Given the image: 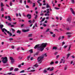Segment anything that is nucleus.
Returning a JSON list of instances; mask_svg holds the SVG:
<instances>
[{"instance_id":"f257e3e1","label":"nucleus","mask_w":75,"mask_h":75,"mask_svg":"<svg viewBox=\"0 0 75 75\" xmlns=\"http://www.w3.org/2000/svg\"><path fill=\"white\" fill-rule=\"evenodd\" d=\"M47 45V43H42L40 46V45L38 44L35 46L34 48L35 49H36L37 48V50H39V51H42L44 50V48L46 47Z\"/></svg>"},{"instance_id":"f03ea898","label":"nucleus","mask_w":75,"mask_h":75,"mask_svg":"<svg viewBox=\"0 0 75 75\" xmlns=\"http://www.w3.org/2000/svg\"><path fill=\"white\" fill-rule=\"evenodd\" d=\"M44 56H45L46 57H47V53H45L42 55L40 56L38 58L37 60L38 64H41L42 61L43 60V58H44Z\"/></svg>"},{"instance_id":"7ed1b4c3","label":"nucleus","mask_w":75,"mask_h":75,"mask_svg":"<svg viewBox=\"0 0 75 75\" xmlns=\"http://www.w3.org/2000/svg\"><path fill=\"white\" fill-rule=\"evenodd\" d=\"M2 62L3 64H6L8 62V59L7 57H5L4 58H3Z\"/></svg>"},{"instance_id":"20e7f679","label":"nucleus","mask_w":75,"mask_h":75,"mask_svg":"<svg viewBox=\"0 0 75 75\" xmlns=\"http://www.w3.org/2000/svg\"><path fill=\"white\" fill-rule=\"evenodd\" d=\"M4 25H0V28L2 31V32H4V31H5L6 32H7V30H6V29H5V28H3Z\"/></svg>"},{"instance_id":"39448f33","label":"nucleus","mask_w":75,"mask_h":75,"mask_svg":"<svg viewBox=\"0 0 75 75\" xmlns=\"http://www.w3.org/2000/svg\"><path fill=\"white\" fill-rule=\"evenodd\" d=\"M7 17L8 18V20L10 21H11V18H10V16H6L5 17V18L6 19H7Z\"/></svg>"},{"instance_id":"423d86ee","label":"nucleus","mask_w":75,"mask_h":75,"mask_svg":"<svg viewBox=\"0 0 75 75\" xmlns=\"http://www.w3.org/2000/svg\"><path fill=\"white\" fill-rule=\"evenodd\" d=\"M67 21H68L69 22H71V20H72V17H69L67 19Z\"/></svg>"},{"instance_id":"0eeeda50","label":"nucleus","mask_w":75,"mask_h":75,"mask_svg":"<svg viewBox=\"0 0 75 75\" xmlns=\"http://www.w3.org/2000/svg\"><path fill=\"white\" fill-rule=\"evenodd\" d=\"M29 29H27L26 30L23 29L22 30V32L23 33H26V32H28L29 31Z\"/></svg>"},{"instance_id":"6e6552de","label":"nucleus","mask_w":75,"mask_h":75,"mask_svg":"<svg viewBox=\"0 0 75 75\" xmlns=\"http://www.w3.org/2000/svg\"><path fill=\"white\" fill-rule=\"evenodd\" d=\"M27 17H29L28 18L29 19H30V18H31V15L30 14H28L27 16Z\"/></svg>"},{"instance_id":"1a4fd4ad","label":"nucleus","mask_w":75,"mask_h":75,"mask_svg":"<svg viewBox=\"0 0 75 75\" xmlns=\"http://www.w3.org/2000/svg\"><path fill=\"white\" fill-rule=\"evenodd\" d=\"M70 10L73 14L74 15H75V12L74 11V10L72 9V8H71Z\"/></svg>"},{"instance_id":"9d476101","label":"nucleus","mask_w":75,"mask_h":75,"mask_svg":"<svg viewBox=\"0 0 75 75\" xmlns=\"http://www.w3.org/2000/svg\"><path fill=\"white\" fill-rule=\"evenodd\" d=\"M7 32L8 34H9V36H12V35H13V34H12V33L11 32L10 33V32H9V31H7V32Z\"/></svg>"},{"instance_id":"9b49d317","label":"nucleus","mask_w":75,"mask_h":75,"mask_svg":"<svg viewBox=\"0 0 75 75\" xmlns=\"http://www.w3.org/2000/svg\"><path fill=\"white\" fill-rule=\"evenodd\" d=\"M39 54V52H36L35 53V54H34V56H35H35H37V55H38Z\"/></svg>"},{"instance_id":"f8f14e48","label":"nucleus","mask_w":75,"mask_h":75,"mask_svg":"<svg viewBox=\"0 0 75 75\" xmlns=\"http://www.w3.org/2000/svg\"><path fill=\"white\" fill-rule=\"evenodd\" d=\"M67 69V65H65L64 68V71H66Z\"/></svg>"},{"instance_id":"ddd939ff","label":"nucleus","mask_w":75,"mask_h":75,"mask_svg":"<svg viewBox=\"0 0 75 75\" xmlns=\"http://www.w3.org/2000/svg\"><path fill=\"white\" fill-rule=\"evenodd\" d=\"M52 50H57V47H53L52 48Z\"/></svg>"},{"instance_id":"4468645a","label":"nucleus","mask_w":75,"mask_h":75,"mask_svg":"<svg viewBox=\"0 0 75 75\" xmlns=\"http://www.w3.org/2000/svg\"><path fill=\"white\" fill-rule=\"evenodd\" d=\"M18 68H16L14 69V71H18Z\"/></svg>"},{"instance_id":"2eb2a0df","label":"nucleus","mask_w":75,"mask_h":75,"mask_svg":"<svg viewBox=\"0 0 75 75\" xmlns=\"http://www.w3.org/2000/svg\"><path fill=\"white\" fill-rule=\"evenodd\" d=\"M54 70V67H52L51 69H50V70H49L50 71H52Z\"/></svg>"},{"instance_id":"dca6fc26","label":"nucleus","mask_w":75,"mask_h":75,"mask_svg":"<svg viewBox=\"0 0 75 75\" xmlns=\"http://www.w3.org/2000/svg\"><path fill=\"white\" fill-rule=\"evenodd\" d=\"M34 67H36V68H37V67H38V64H35L34 66Z\"/></svg>"},{"instance_id":"f3484780","label":"nucleus","mask_w":75,"mask_h":75,"mask_svg":"<svg viewBox=\"0 0 75 75\" xmlns=\"http://www.w3.org/2000/svg\"><path fill=\"white\" fill-rule=\"evenodd\" d=\"M71 55V54H70L69 53L68 54H67V59H68V57H69V56Z\"/></svg>"},{"instance_id":"a211bd4d","label":"nucleus","mask_w":75,"mask_h":75,"mask_svg":"<svg viewBox=\"0 0 75 75\" xmlns=\"http://www.w3.org/2000/svg\"><path fill=\"white\" fill-rule=\"evenodd\" d=\"M29 52H30L31 53H33V49H30L29 50Z\"/></svg>"},{"instance_id":"6ab92c4d","label":"nucleus","mask_w":75,"mask_h":75,"mask_svg":"<svg viewBox=\"0 0 75 75\" xmlns=\"http://www.w3.org/2000/svg\"><path fill=\"white\" fill-rule=\"evenodd\" d=\"M1 11H4V8H3V7H1Z\"/></svg>"},{"instance_id":"aec40b11","label":"nucleus","mask_w":75,"mask_h":75,"mask_svg":"<svg viewBox=\"0 0 75 75\" xmlns=\"http://www.w3.org/2000/svg\"><path fill=\"white\" fill-rule=\"evenodd\" d=\"M33 36V35L32 34H29V35H28V37H31Z\"/></svg>"},{"instance_id":"412c9836","label":"nucleus","mask_w":75,"mask_h":75,"mask_svg":"<svg viewBox=\"0 0 75 75\" xmlns=\"http://www.w3.org/2000/svg\"><path fill=\"white\" fill-rule=\"evenodd\" d=\"M37 2L38 3V4H39V6H42V4H41V3H40L39 1H37Z\"/></svg>"},{"instance_id":"4be33fe9","label":"nucleus","mask_w":75,"mask_h":75,"mask_svg":"<svg viewBox=\"0 0 75 75\" xmlns=\"http://www.w3.org/2000/svg\"><path fill=\"white\" fill-rule=\"evenodd\" d=\"M17 33H19V34H21V31L18 30H17Z\"/></svg>"},{"instance_id":"5701e85b","label":"nucleus","mask_w":75,"mask_h":75,"mask_svg":"<svg viewBox=\"0 0 75 75\" xmlns=\"http://www.w3.org/2000/svg\"><path fill=\"white\" fill-rule=\"evenodd\" d=\"M71 1L72 3L74 4L75 3V0H71Z\"/></svg>"},{"instance_id":"b1692460","label":"nucleus","mask_w":75,"mask_h":75,"mask_svg":"<svg viewBox=\"0 0 75 75\" xmlns=\"http://www.w3.org/2000/svg\"><path fill=\"white\" fill-rule=\"evenodd\" d=\"M61 61H62V63H64L65 62V61H64V59H62L61 60Z\"/></svg>"},{"instance_id":"393cba45","label":"nucleus","mask_w":75,"mask_h":75,"mask_svg":"<svg viewBox=\"0 0 75 75\" xmlns=\"http://www.w3.org/2000/svg\"><path fill=\"white\" fill-rule=\"evenodd\" d=\"M71 34H72V33H71V32H67L66 33V34H67V35L69 34V35H70Z\"/></svg>"},{"instance_id":"a878e982","label":"nucleus","mask_w":75,"mask_h":75,"mask_svg":"<svg viewBox=\"0 0 75 75\" xmlns=\"http://www.w3.org/2000/svg\"><path fill=\"white\" fill-rule=\"evenodd\" d=\"M30 57H31V56H30V55L28 56L27 58L28 59V61H29V58H30Z\"/></svg>"},{"instance_id":"bb28decb","label":"nucleus","mask_w":75,"mask_h":75,"mask_svg":"<svg viewBox=\"0 0 75 75\" xmlns=\"http://www.w3.org/2000/svg\"><path fill=\"white\" fill-rule=\"evenodd\" d=\"M13 67H12L10 69H9L10 71H13Z\"/></svg>"},{"instance_id":"cd10ccee","label":"nucleus","mask_w":75,"mask_h":75,"mask_svg":"<svg viewBox=\"0 0 75 75\" xmlns=\"http://www.w3.org/2000/svg\"><path fill=\"white\" fill-rule=\"evenodd\" d=\"M3 6H4V5H3V3L1 2V7H3Z\"/></svg>"},{"instance_id":"c85d7f7f","label":"nucleus","mask_w":75,"mask_h":75,"mask_svg":"<svg viewBox=\"0 0 75 75\" xmlns=\"http://www.w3.org/2000/svg\"><path fill=\"white\" fill-rule=\"evenodd\" d=\"M11 30L12 31V33H14V32H15V30L13 28H12Z\"/></svg>"},{"instance_id":"c756f323","label":"nucleus","mask_w":75,"mask_h":75,"mask_svg":"<svg viewBox=\"0 0 75 75\" xmlns=\"http://www.w3.org/2000/svg\"><path fill=\"white\" fill-rule=\"evenodd\" d=\"M46 8H49L50 7V6L48 5V4H47L46 5Z\"/></svg>"},{"instance_id":"7c9ffc66","label":"nucleus","mask_w":75,"mask_h":75,"mask_svg":"<svg viewBox=\"0 0 75 75\" xmlns=\"http://www.w3.org/2000/svg\"><path fill=\"white\" fill-rule=\"evenodd\" d=\"M47 72V71L46 70H43V73H46V72Z\"/></svg>"},{"instance_id":"2f4dec72","label":"nucleus","mask_w":75,"mask_h":75,"mask_svg":"<svg viewBox=\"0 0 75 75\" xmlns=\"http://www.w3.org/2000/svg\"><path fill=\"white\" fill-rule=\"evenodd\" d=\"M18 59H22V57H21V56H19L18 57Z\"/></svg>"},{"instance_id":"473e14b6","label":"nucleus","mask_w":75,"mask_h":75,"mask_svg":"<svg viewBox=\"0 0 75 75\" xmlns=\"http://www.w3.org/2000/svg\"><path fill=\"white\" fill-rule=\"evenodd\" d=\"M14 62V60H12L11 61V62L12 64H13V62Z\"/></svg>"},{"instance_id":"72a5a7b5","label":"nucleus","mask_w":75,"mask_h":75,"mask_svg":"<svg viewBox=\"0 0 75 75\" xmlns=\"http://www.w3.org/2000/svg\"><path fill=\"white\" fill-rule=\"evenodd\" d=\"M54 8V9H55V10H59V8L56 7H55Z\"/></svg>"},{"instance_id":"f704fd0d","label":"nucleus","mask_w":75,"mask_h":75,"mask_svg":"<svg viewBox=\"0 0 75 75\" xmlns=\"http://www.w3.org/2000/svg\"><path fill=\"white\" fill-rule=\"evenodd\" d=\"M68 51H71V45H69V47L68 50Z\"/></svg>"},{"instance_id":"c9c22d12","label":"nucleus","mask_w":75,"mask_h":75,"mask_svg":"<svg viewBox=\"0 0 75 75\" xmlns=\"http://www.w3.org/2000/svg\"><path fill=\"white\" fill-rule=\"evenodd\" d=\"M35 70H32L30 71V72H35Z\"/></svg>"},{"instance_id":"e433bc0d","label":"nucleus","mask_w":75,"mask_h":75,"mask_svg":"<svg viewBox=\"0 0 75 75\" xmlns=\"http://www.w3.org/2000/svg\"><path fill=\"white\" fill-rule=\"evenodd\" d=\"M54 62H52L50 63V65H52L54 64Z\"/></svg>"},{"instance_id":"4c0bfd02","label":"nucleus","mask_w":75,"mask_h":75,"mask_svg":"<svg viewBox=\"0 0 75 75\" xmlns=\"http://www.w3.org/2000/svg\"><path fill=\"white\" fill-rule=\"evenodd\" d=\"M21 49L23 51H25V49H24V48H23V47H21Z\"/></svg>"},{"instance_id":"58836bf2","label":"nucleus","mask_w":75,"mask_h":75,"mask_svg":"<svg viewBox=\"0 0 75 75\" xmlns=\"http://www.w3.org/2000/svg\"><path fill=\"white\" fill-rule=\"evenodd\" d=\"M50 69H51V67H49L47 68V71H49V70H50Z\"/></svg>"},{"instance_id":"ea45409f","label":"nucleus","mask_w":75,"mask_h":75,"mask_svg":"<svg viewBox=\"0 0 75 75\" xmlns=\"http://www.w3.org/2000/svg\"><path fill=\"white\" fill-rule=\"evenodd\" d=\"M10 6H12V2L11 1L10 2Z\"/></svg>"},{"instance_id":"a19ab883","label":"nucleus","mask_w":75,"mask_h":75,"mask_svg":"<svg viewBox=\"0 0 75 75\" xmlns=\"http://www.w3.org/2000/svg\"><path fill=\"white\" fill-rule=\"evenodd\" d=\"M18 67L19 68H21V64L19 65H18Z\"/></svg>"},{"instance_id":"79ce46f5","label":"nucleus","mask_w":75,"mask_h":75,"mask_svg":"<svg viewBox=\"0 0 75 75\" xmlns=\"http://www.w3.org/2000/svg\"><path fill=\"white\" fill-rule=\"evenodd\" d=\"M45 18H43L42 20H41V21H44V20H45Z\"/></svg>"},{"instance_id":"37998d69","label":"nucleus","mask_w":75,"mask_h":75,"mask_svg":"<svg viewBox=\"0 0 75 75\" xmlns=\"http://www.w3.org/2000/svg\"><path fill=\"white\" fill-rule=\"evenodd\" d=\"M23 72H24V70H22L20 72V73H23Z\"/></svg>"},{"instance_id":"c03bdc74","label":"nucleus","mask_w":75,"mask_h":75,"mask_svg":"<svg viewBox=\"0 0 75 75\" xmlns=\"http://www.w3.org/2000/svg\"><path fill=\"white\" fill-rule=\"evenodd\" d=\"M10 59H11V60H13L14 59H13V57H10Z\"/></svg>"},{"instance_id":"a18cd8bd","label":"nucleus","mask_w":75,"mask_h":75,"mask_svg":"<svg viewBox=\"0 0 75 75\" xmlns=\"http://www.w3.org/2000/svg\"><path fill=\"white\" fill-rule=\"evenodd\" d=\"M9 40H10V41H11V40H13V38H10L9 39Z\"/></svg>"},{"instance_id":"49530a36","label":"nucleus","mask_w":75,"mask_h":75,"mask_svg":"<svg viewBox=\"0 0 75 75\" xmlns=\"http://www.w3.org/2000/svg\"><path fill=\"white\" fill-rule=\"evenodd\" d=\"M8 25H11V24L10 23H8V24H7Z\"/></svg>"},{"instance_id":"de8ad7c7","label":"nucleus","mask_w":75,"mask_h":75,"mask_svg":"<svg viewBox=\"0 0 75 75\" xmlns=\"http://www.w3.org/2000/svg\"><path fill=\"white\" fill-rule=\"evenodd\" d=\"M27 1L28 3H30V2H31V1H30V0H28Z\"/></svg>"},{"instance_id":"09e8293b","label":"nucleus","mask_w":75,"mask_h":75,"mask_svg":"<svg viewBox=\"0 0 75 75\" xmlns=\"http://www.w3.org/2000/svg\"><path fill=\"white\" fill-rule=\"evenodd\" d=\"M65 44V42H62V46H63V45H64V44Z\"/></svg>"},{"instance_id":"8fccbe9b","label":"nucleus","mask_w":75,"mask_h":75,"mask_svg":"<svg viewBox=\"0 0 75 75\" xmlns=\"http://www.w3.org/2000/svg\"><path fill=\"white\" fill-rule=\"evenodd\" d=\"M50 30V29H47L46 30V32H48V31Z\"/></svg>"},{"instance_id":"3c124183","label":"nucleus","mask_w":75,"mask_h":75,"mask_svg":"<svg viewBox=\"0 0 75 75\" xmlns=\"http://www.w3.org/2000/svg\"><path fill=\"white\" fill-rule=\"evenodd\" d=\"M59 57V55H57L56 56V59H58V58Z\"/></svg>"},{"instance_id":"603ef678","label":"nucleus","mask_w":75,"mask_h":75,"mask_svg":"<svg viewBox=\"0 0 75 75\" xmlns=\"http://www.w3.org/2000/svg\"><path fill=\"white\" fill-rule=\"evenodd\" d=\"M12 74V72H11V73H9L7 74V75H11V74Z\"/></svg>"},{"instance_id":"864d4df0","label":"nucleus","mask_w":75,"mask_h":75,"mask_svg":"<svg viewBox=\"0 0 75 75\" xmlns=\"http://www.w3.org/2000/svg\"><path fill=\"white\" fill-rule=\"evenodd\" d=\"M33 7H34L35 6V3H33Z\"/></svg>"},{"instance_id":"5fc2aeb1","label":"nucleus","mask_w":75,"mask_h":75,"mask_svg":"<svg viewBox=\"0 0 75 75\" xmlns=\"http://www.w3.org/2000/svg\"><path fill=\"white\" fill-rule=\"evenodd\" d=\"M11 48H12V49H14V46H11Z\"/></svg>"},{"instance_id":"6e6d98bb","label":"nucleus","mask_w":75,"mask_h":75,"mask_svg":"<svg viewBox=\"0 0 75 75\" xmlns=\"http://www.w3.org/2000/svg\"><path fill=\"white\" fill-rule=\"evenodd\" d=\"M53 37H55V34H54L53 35H52Z\"/></svg>"},{"instance_id":"4d7b16f0","label":"nucleus","mask_w":75,"mask_h":75,"mask_svg":"<svg viewBox=\"0 0 75 75\" xmlns=\"http://www.w3.org/2000/svg\"><path fill=\"white\" fill-rule=\"evenodd\" d=\"M60 39H61V37L60 36L58 40H59Z\"/></svg>"},{"instance_id":"13d9d810","label":"nucleus","mask_w":75,"mask_h":75,"mask_svg":"<svg viewBox=\"0 0 75 75\" xmlns=\"http://www.w3.org/2000/svg\"><path fill=\"white\" fill-rule=\"evenodd\" d=\"M31 20H30L28 21V22L29 23H31Z\"/></svg>"},{"instance_id":"bf43d9fd","label":"nucleus","mask_w":75,"mask_h":75,"mask_svg":"<svg viewBox=\"0 0 75 75\" xmlns=\"http://www.w3.org/2000/svg\"><path fill=\"white\" fill-rule=\"evenodd\" d=\"M23 16H24V17H25V15L24 14V13H23Z\"/></svg>"},{"instance_id":"052dcab7","label":"nucleus","mask_w":75,"mask_h":75,"mask_svg":"<svg viewBox=\"0 0 75 75\" xmlns=\"http://www.w3.org/2000/svg\"><path fill=\"white\" fill-rule=\"evenodd\" d=\"M57 54H58V52H55V53L54 54V55H57Z\"/></svg>"},{"instance_id":"680f3d73","label":"nucleus","mask_w":75,"mask_h":75,"mask_svg":"<svg viewBox=\"0 0 75 75\" xmlns=\"http://www.w3.org/2000/svg\"><path fill=\"white\" fill-rule=\"evenodd\" d=\"M56 19H57V20H58L59 19V18L57 16L56 18Z\"/></svg>"},{"instance_id":"e2e57ef3","label":"nucleus","mask_w":75,"mask_h":75,"mask_svg":"<svg viewBox=\"0 0 75 75\" xmlns=\"http://www.w3.org/2000/svg\"><path fill=\"white\" fill-rule=\"evenodd\" d=\"M49 17H47L46 18V20H48V19H49Z\"/></svg>"},{"instance_id":"0e129e2a","label":"nucleus","mask_w":75,"mask_h":75,"mask_svg":"<svg viewBox=\"0 0 75 75\" xmlns=\"http://www.w3.org/2000/svg\"><path fill=\"white\" fill-rule=\"evenodd\" d=\"M55 64H58V61H56L55 62Z\"/></svg>"},{"instance_id":"69168bd1","label":"nucleus","mask_w":75,"mask_h":75,"mask_svg":"<svg viewBox=\"0 0 75 75\" xmlns=\"http://www.w3.org/2000/svg\"><path fill=\"white\" fill-rule=\"evenodd\" d=\"M67 47V46H65L64 47V48H66Z\"/></svg>"},{"instance_id":"338daca9","label":"nucleus","mask_w":75,"mask_h":75,"mask_svg":"<svg viewBox=\"0 0 75 75\" xmlns=\"http://www.w3.org/2000/svg\"><path fill=\"white\" fill-rule=\"evenodd\" d=\"M62 19V17H60V20H61Z\"/></svg>"},{"instance_id":"774afa93","label":"nucleus","mask_w":75,"mask_h":75,"mask_svg":"<svg viewBox=\"0 0 75 75\" xmlns=\"http://www.w3.org/2000/svg\"><path fill=\"white\" fill-rule=\"evenodd\" d=\"M20 3H23V2L22 1V0H21L20 1Z\"/></svg>"}]
</instances>
